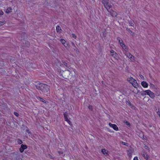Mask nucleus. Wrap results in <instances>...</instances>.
Segmentation results:
<instances>
[{"instance_id":"f257e3e1","label":"nucleus","mask_w":160,"mask_h":160,"mask_svg":"<svg viewBox=\"0 0 160 160\" xmlns=\"http://www.w3.org/2000/svg\"><path fill=\"white\" fill-rule=\"evenodd\" d=\"M36 88L42 92H47L49 91V87L46 84L42 83H36L35 84Z\"/></svg>"},{"instance_id":"f03ea898","label":"nucleus","mask_w":160,"mask_h":160,"mask_svg":"<svg viewBox=\"0 0 160 160\" xmlns=\"http://www.w3.org/2000/svg\"><path fill=\"white\" fill-rule=\"evenodd\" d=\"M102 3L104 7L108 11L112 7V6L108 0H102Z\"/></svg>"},{"instance_id":"7ed1b4c3","label":"nucleus","mask_w":160,"mask_h":160,"mask_svg":"<svg viewBox=\"0 0 160 160\" xmlns=\"http://www.w3.org/2000/svg\"><path fill=\"white\" fill-rule=\"evenodd\" d=\"M128 80L134 88H136V86L138 85V83L135 80L131 78H130Z\"/></svg>"},{"instance_id":"20e7f679","label":"nucleus","mask_w":160,"mask_h":160,"mask_svg":"<svg viewBox=\"0 0 160 160\" xmlns=\"http://www.w3.org/2000/svg\"><path fill=\"white\" fill-rule=\"evenodd\" d=\"M108 12H109V14H110L112 17H116L117 16L116 12L112 10H108Z\"/></svg>"},{"instance_id":"39448f33","label":"nucleus","mask_w":160,"mask_h":160,"mask_svg":"<svg viewBox=\"0 0 160 160\" xmlns=\"http://www.w3.org/2000/svg\"><path fill=\"white\" fill-rule=\"evenodd\" d=\"M125 54L127 56V57L130 59L131 61H133L134 60L133 56L129 52H126Z\"/></svg>"},{"instance_id":"423d86ee","label":"nucleus","mask_w":160,"mask_h":160,"mask_svg":"<svg viewBox=\"0 0 160 160\" xmlns=\"http://www.w3.org/2000/svg\"><path fill=\"white\" fill-rule=\"evenodd\" d=\"M27 148V146L26 145L22 144L20 148H19V150L21 152H22L24 149Z\"/></svg>"},{"instance_id":"0eeeda50","label":"nucleus","mask_w":160,"mask_h":160,"mask_svg":"<svg viewBox=\"0 0 160 160\" xmlns=\"http://www.w3.org/2000/svg\"><path fill=\"white\" fill-rule=\"evenodd\" d=\"M109 126L113 128L116 131L118 130V128L117 126L115 124H112L110 123H109Z\"/></svg>"},{"instance_id":"6e6552de","label":"nucleus","mask_w":160,"mask_h":160,"mask_svg":"<svg viewBox=\"0 0 160 160\" xmlns=\"http://www.w3.org/2000/svg\"><path fill=\"white\" fill-rule=\"evenodd\" d=\"M64 116L65 121H66L69 123V124H70V121L68 118V113L66 112H65L64 114Z\"/></svg>"},{"instance_id":"1a4fd4ad","label":"nucleus","mask_w":160,"mask_h":160,"mask_svg":"<svg viewBox=\"0 0 160 160\" xmlns=\"http://www.w3.org/2000/svg\"><path fill=\"white\" fill-rule=\"evenodd\" d=\"M142 156L144 157V158L146 159L147 160H149V159H150V157L148 155L147 153L145 152H143Z\"/></svg>"},{"instance_id":"9d476101","label":"nucleus","mask_w":160,"mask_h":160,"mask_svg":"<svg viewBox=\"0 0 160 160\" xmlns=\"http://www.w3.org/2000/svg\"><path fill=\"white\" fill-rule=\"evenodd\" d=\"M123 49L126 52H128V48L125 46L124 43H122V44L121 46Z\"/></svg>"},{"instance_id":"9b49d317","label":"nucleus","mask_w":160,"mask_h":160,"mask_svg":"<svg viewBox=\"0 0 160 160\" xmlns=\"http://www.w3.org/2000/svg\"><path fill=\"white\" fill-rule=\"evenodd\" d=\"M141 85L144 88H147L148 87V83L145 81H143L141 82Z\"/></svg>"},{"instance_id":"f8f14e48","label":"nucleus","mask_w":160,"mask_h":160,"mask_svg":"<svg viewBox=\"0 0 160 160\" xmlns=\"http://www.w3.org/2000/svg\"><path fill=\"white\" fill-rule=\"evenodd\" d=\"M126 30L127 31H128L130 34L132 35V36H134V33L131 30L127 28Z\"/></svg>"},{"instance_id":"ddd939ff","label":"nucleus","mask_w":160,"mask_h":160,"mask_svg":"<svg viewBox=\"0 0 160 160\" xmlns=\"http://www.w3.org/2000/svg\"><path fill=\"white\" fill-rule=\"evenodd\" d=\"M111 55L113 56L114 57H117V54L113 50H112L110 51Z\"/></svg>"},{"instance_id":"4468645a","label":"nucleus","mask_w":160,"mask_h":160,"mask_svg":"<svg viewBox=\"0 0 160 160\" xmlns=\"http://www.w3.org/2000/svg\"><path fill=\"white\" fill-rule=\"evenodd\" d=\"M12 8L11 7H9L6 10L5 12L7 13H9L12 12Z\"/></svg>"},{"instance_id":"2eb2a0df","label":"nucleus","mask_w":160,"mask_h":160,"mask_svg":"<svg viewBox=\"0 0 160 160\" xmlns=\"http://www.w3.org/2000/svg\"><path fill=\"white\" fill-rule=\"evenodd\" d=\"M15 160H22L20 158L19 154L18 153L15 154Z\"/></svg>"},{"instance_id":"dca6fc26","label":"nucleus","mask_w":160,"mask_h":160,"mask_svg":"<svg viewBox=\"0 0 160 160\" xmlns=\"http://www.w3.org/2000/svg\"><path fill=\"white\" fill-rule=\"evenodd\" d=\"M56 29L57 32L59 33L61 32V31H62L61 27L58 26L56 27Z\"/></svg>"},{"instance_id":"f3484780","label":"nucleus","mask_w":160,"mask_h":160,"mask_svg":"<svg viewBox=\"0 0 160 160\" xmlns=\"http://www.w3.org/2000/svg\"><path fill=\"white\" fill-rule=\"evenodd\" d=\"M117 39L119 43L121 46L122 44V43H123L121 39V38L119 37L117 38Z\"/></svg>"},{"instance_id":"a211bd4d","label":"nucleus","mask_w":160,"mask_h":160,"mask_svg":"<svg viewBox=\"0 0 160 160\" xmlns=\"http://www.w3.org/2000/svg\"><path fill=\"white\" fill-rule=\"evenodd\" d=\"M149 96L151 98H154L155 97L154 93L152 92H151L150 93V94L149 95Z\"/></svg>"},{"instance_id":"6ab92c4d","label":"nucleus","mask_w":160,"mask_h":160,"mask_svg":"<svg viewBox=\"0 0 160 160\" xmlns=\"http://www.w3.org/2000/svg\"><path fill=\"white\" fill-rule=\"evenodd\" d=\"M145 92H146V95H149L150 94V93L151 92V91L149 90H145Z\"/></svg>"},{"instance_id":"aec40b11","label":"nucleus","mask_w":160,"mask_h":160,"mask_svg":"<svg viewBox=\"0 0 160 160\" xmlns=\"http://www.w3.org/2000/svg\"><path fill=\"white\" fill-rule=\"evenodd\" d=\"M38 98H39V100H40L41 102H44L45 103H46V101L44 99L42 98H41V97H38Z\"/></svg>"},{"instance_id":"412c9836","label":"nucleus","mask_w":160,"mask_h":160,"mask_svg":"<svg viewBox=\"0 0 160 160\" xmlns=\"http://www.w3.org/2000/svg\"><path fill=\"white\" fill-rule=\"evenodd\" d=\"M72 45L73 46L74 48H73V49L75 50H76V52H77V50H78V49L77 48V47H75L74 46V43L73 42H72Z\"/></svg>"},{"instance_id":"4be33fe9","label":"nucleus","mask_w":160,"mask_h":160,"mask_svg":"<svg viewBox=\"0 0 160 160\" xmlns=\"http://www.w3.org/2000/svg\"><path fill=\"white\" fill-rule=\"evenodd\" d=\"M6 23V22L5 21H2L0 22V26Z\"/></svg>"},{"instance_id":"5701e85b","label":"nucleus","mask_w":160,"mask_h":160,"mask_svg":"<svg viewBox=\"0 0 160 160\" xmlns=\"http://www.w3.org/2000/svg\"><path fill=\"white\" fill-rule=\"evenodd\" d=\"M141 95L142 96H145L146 95V93L145 92V91H143L140 92Z\"/></svg>"},{"instance_id":"b1692460","label":"nucleus","mask_w":160,"mask_h":160,"mask_svg":"<svg viewBox=\"0 0 160 160\" xmlns=\"http://www.w3.org/2000/svg\"><path fill=\"white\" fill-rule=\"evenodd\" d=\"M133 21H131L130 22H129V24L130 25V26L133 27L134 24L133 23Z\"/></svg>"},{"instance_id":"393cba45","label":"nucleus","mask_w":160,"mask_h":160,"mask_svg":"<svg viewBox=\"0 0 160 160\" xmlns=\"http://www.w3.org/2000/svg\"><path fill=\"white\" fill-rule=\"evenodd\" d=\"M61 42L63 44H66V42L65 40L63 39H61Z\"/></svg>"},{"instance_id":"a878e982","label":"nucleus","mask_w":160,"mask_h":160,"mask_svg":"<svg viewBox=\"0 0 160 160\" xmlns=\"http://www.w3.org/2000/svg\"><path fill=\"white\" fill-rule=\"evenodd\" d=\"M102 152L104 154H105V153H106V150L105 149H102Z\"/></svg>"},{"instance_id":"bb28decb","label":"nucleus","mask_w":160,"mask_h":160,"mask_svg":"<svg viewBox=\"0 0 160 160\" xmlns=\"http://www.w3.org/2000/svg\"><path fill=\"white\" fill-rule=\"evenodd\" d=\"M106 35V31L105 30L103 32V36L104 37H105Z\"/></svg>"},{"instance_id":"cd10ccee","label":"nucleus","mask_w":160,"mask_h":160,"mask_svg":"<svg viewBox=\"0 0 160 160\" xmlns=\"http://www.w3.org/2000/svg\"><path fill=\"white\" fill-rule=\"evenodd\" d=\"M18 143L19 144H21L22 143V141L21 140H18Z\"/></svg>"},{"instance_id":"c85d7f7f","label":"nucleus","mask_w":160,"mask_h":160,"mask_svg":"<svg viewBox=\"0 0 160 160\" xmlns=\"http://www.w3.org/2000/svg\"><path fill=\"white\" fill-rule=\"evenodd\" d=\"M125 123L126 124L128 125V126H130V124L127 121H125Z\"/></svg>"},{"instance_id":"c756f323","label":"nucleus","mask_w":160,"mask_h":160,"mask_svg":"<svg viewBox=\"0 0 160 160\" xmlns=\"http://www.w3.org/2000/svg\"><path fill=\"white\" fill-rule=\"evenodd\" d=\"M88 108L89 110L91 111H92V106L91 105L89 106Z\"/></svg>"},{"instance_id":"7c9ffc66","label":"nucleus","mask_w":160,"mask_h":160,"mask_svg":"<svg viewBox=\"0 0 160 160\" xmlns=\"http://www.w3.org/2000/svg\"><path fill=\"white\" fill-rule=\"evenodd\" d=\"M72 37L76 39L77 38V36L74 34H72Z\"/></svg>"},{"instance_id":"2f4dec72","label":"nucleus","mask_w":160,"mask_h":160,"mask_svg":"<svg viewBox=\"0 0 160 160\" xmlns=\"http://www.w3.org/2000/svg\"><path fill=\"white\" fill-rule=\"evenodd\" d=\"M144 147L146 149H147L148 150H149V147H148L147 146L145 145L144 146Z\"/></svg>"},{"instance_id":"473e14b6","label":"nucleus","mask_w":160,"mask_h":160,"mask_svg":"<svg viewBox=\"0 0 160 160\" xmlns=\"http://www.w3.org/2000/svg\"><path fill=\"white\" fill-rule=\"evenodd\" d=\"M14 114L17 117H18L19 116L18 113L17 112H14Z\"/></svg>"},{"instance_id":"72a5a7b5","label":"nucleus","mask_w":160,"mask_h":160,"mask_svg":"<svg viewBox=\"0 0 160 160\" xmlns=\"http://www.w3.org/2000/svg\"><path fill=\"white\" fill-rule=\"evenodd\" d=\"M64 65L66 67H67L68 66V64L67 63L65 62H64Z\"/></svg>"},{"instance_id":"f704fd0d","label":"nucleus","mask_w":160,"mask_h":160,"mask_svg":"<svg viewBox=\"0 0 160 160\" xmlns=\"http://www.w3.org/2000/svg\"><path fill=\"white\" fill-rule=\"evenodd\" d=\"M3 14V12L2 11L0 10V15H2Z\"/></svg>"},{"instance_id":"c9c22d12","label":"nucleus","mask_w":160,"mask_h":160,"mask_svg":"<svg viewBox=\"0 0 160 160\" xmlns=\"http://www.w3.org/2000/svg\"><path fill=\"white\" fill-rule=\"evenodd\" d=\"M139 76H140V77L142 79H144V78L143 76L142 75H140Z\"/></svg>"},{"instance_id":"e433bc0d","label":"nucleus","mask_w":160,"mask_h":160,"mask_svg":"<svg viewBox=\"0 0 160 160\" xmlns=\"http://www.w3.org/2000/svg\"><path fill=\"white\" fill-rule=\"evenodd\" d=\"M157 113L158 114V115L159 117L160 118V111H158L157 112Z\"/></svg>"},{"instance_id":"4c0bfd02","label":"nucleus","mask_w":160,"mask_h":160,"mask_svg":"<svg viewBox=\"0 0 160 160\" xmlns=\"http://www.w3.org/2000/svg\"><path fill=\"white\" fill-rule=\"evenodd\" d=\"M133 160H138L137 157H135L133 159Z\"/></svg>"},{"instance_id":"58836bf2","label":"nucleus","mask_w":160,"mask_h":160,"mask_svg":"<svg viewBox=\"0 0 160 160\" xmlns=\"http://www.w3.org/2000/svg\"><path fill=\"white\" fill-rule=\"evenodd\" d=\"M63 44L66 48H67V46H68V44L67 43H66L65 44Z\"/></svg>"},{"instance_id":"ea45409f","label":"nucleus","mask_w":160,"mask_h":160,"mask_svg":"<svg viewBox=\"0 0 160 160\" xmlns=\"http://www.w3.org/2000/svg\"><path fill=\"white\" fill-rule=\"evenodd\" d=\"M27 43L28 44V45L27 46V47H28L29 46V43L28 42H27Z\"/></svg>"},{"instance_id":"a19ab883","label":"nucleus","mask_w":160,"mask_h":160,"mask_svg":"<svg viewBox=\"0 0 160 160\" xmlns=\"http://www.w3.org/2000/svg\"><path fill=\"white\" fill-rule=\"evenodd\" d=\"M58 152L59 153H62V152H61V151H58Z\"/></svg>"},{"instance_id":"79ce46f5","label":"nucleus","mask_w":160,"mask_h":160,"mask_svg":"<svg viewBox=\"0 0 160 160\" xmlns=\"http://www.w3.org/2000/svg\"><path fill=\"white\" fill-rule=\"evenodd\" d=\"M49 155L50 157L51 158H52V156L51 155H50V154Z\"/></svg>"},{"instance_id":"37998d69","label":"nucleus","mask_w":160,"mask_h":160,"mask_svg":"<svg viewBox=\"0 0 160 160\" xmlns=\"http://www.w3.org/2000/svg\"><path fill=\"white\" fill-rule=\"evenodd\" d=\"M122 143H123V144L124 145H125V142H122Z\"/></svg>"},{"instance_id":"c03bdc74","label":"nucleus","mask_w":160,"mask_h":160,"mask_svg":"<svg viewBox=\"0 0 160 160\" xmlns=\"http://www.w3.org/2000/svg\"><path fill=\"white\" fill-rule=\"evenodd\" d=\"M128 104H131V103H130V102H129V103H128Z\"/></svg>"}]
</instances>
